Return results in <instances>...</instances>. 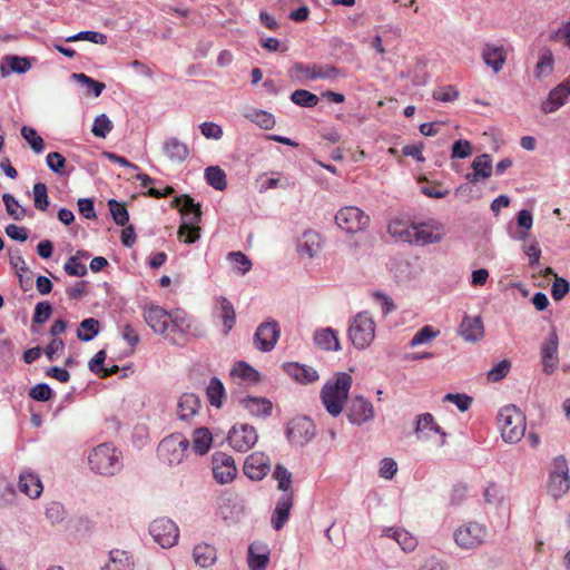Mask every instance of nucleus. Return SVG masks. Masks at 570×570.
Instances as JSON below:
<instances>
[{"instance_id": "f257e3e1", "label": "nucleus", "mask_w": 570, "mask_h": 570, "mask_svg": "<svg viewBox=\"0 0 570 570\" xmlns=\"http://www.w3.org/2000/svg\"><path fill=\"white\" fill-rule=\"evenodd\" d=\"M352 377L347 373L336 374L334 381H328L321 391V399L326 411L332 416H338L347 401Z\"/></svg>"}, {"instance_id": "f03ea898", "label": "nucleus", "mask_w": 570, "mask_h": 570, "mask_svg": "<svg viewBox=\"0 0 570 570\" xmlns=\"http://www.w3.org/2000/svg\"><path fill=\"white\" fill-rule=\"evenodd\" d=\"M498 425L503 441L514 444L524 436L525 416L515 405H507L499 412Z\"/></svg>"}, {"instance_id": "7ed1b4c3", "label": "nucleus", "mask_w": 570, "mask_h": 570, "mask_svg": "<svg viewBox=\"0 0 570 570\" xmlns=\"http://www.w3.org/2000/svg\"><path fill=\"white\" fill-rule=\"evenodd\" d=\"M90 469L102 475H115L122 466L121 454L110 443H102L88 455Z\"/></svg>"}, {"instance_id": "20e7f679", "label": "nucleus", "mask_w": 570, "mask_h": 570, "mask_svg": "<svg viewBox=\"0 0 570 570\" xmlns=\"http://www.w3.org/2000/svg\"><path fill=\"white\" fill-rule=\"evenodd\" d=\"M376 324L368 312L357 313L350 323L347 335L357 350L368 347L375 338Z\"/></svg>"}, {"instance_id": "39448f33", "label": "nucleus", "mask_w": 570, "mask_h": 570, "mask_svg": "<svg viewBox=\"0 0 570 570\" xmlns=\"http://www.w3.org/2000/svg\"><path fill=\"white\" fill-rule=\"evenodd\" d=\"M189 441L179 433H174L163 439L157 453L161 462L167 465L180 464L187 456Z\"/></svg>"}, {"instance_id": "423d86ee", "label": "nucleus", "mask_w": 570, "mask_h": 570, "mask_svg": "<svg viewBox=\"0 0 570 570\" xmlns=\"http://www.w3.org/2000/svg\"><path fill=\"white\" fill-rule=\"evenodd\" d=\"M370 220V216L356 206L342 207L335 215L337 227L351 235L365 230Z\"/></svg>"}, {"instance_id": "0eeeda50", "label": "nucleus", "mask_w": 570, "mask_h": 570, "mask_svg": "<svg viewBox=\"0 0 570 570\" xmlns=\"http://www.w3.org/2000/svg\"><path fill=\"white\" fill-rule=\"evenodd\" d=\"M445 236L444 225L433 218L413 223V234L410 239L411 245L425 246L440 243Z\"/></svg>"}, {"instance_id": "6e6552de", "label": "nucleus", "mask_w": 570, "mask_h": 570, "mask_svg": "<svg viewBox=\"0 0 570 570\" xmlns=\"http://www.w3.org/2000/svg\"><path fill=\"white\" fill-rule=\"evenodd\" d=\"M548 492L554 498H561L570 489L568 461L563 455L553 459L547 484Z\"/></svg>"}, {"instance_id": "1a4fd4ad", "label": "nucleus", "mask_w": 570, "mask_h": 570, "mask_svg": "<svg viewBox=\"0 0 570 570\" xmlns=\"http://www.w3.org/2000/svg\"><path fill=\"white\" fill-rule=\"evenodd\" d=\"M455 543L464 550H473L485 542L488 530L479 522H468L454 531Z\"/></svg>"}, {"instance_id": "9d476101", "label": "nucleus", "mask_w": 570, "mask_h": 570, "mask_svg": "<svg viewBox=\"0 0 570 570\" xmlns=\"http://www.w3.org/2000/svg\"><path fill=\"white\" fill-rule=\"evenodd\" d=\"M415 433L419 440H430L438 448H442L446 443V433L435 422L431 413H423L417 416Z\"/></svg>"}, {"instance_id": "9b49d317", "label": "nucleus", "mask_w": 570, "mask_h": 570, "mask_svg": "<svg viewBox=\"0 0 570 570\" xmlns=\"http://www.w3.org/2000/svg\"><path fill=\"white\" fill-rule=\"evenodd\" d=\"M149 533L163 548L174 547L179 538L178 527L168 518H158L154 520L149 525Z\"/></svg>"}, {"instance_id": "f8f14e48", "label": "nucleus", "mask_w": 570, "mask_h": 570, "mask_svg": "<svg viewBox=\"0 0 570 570\" xmlns=\"http://www.w3.org/2000/svg\"><path fill=\"white\" fill-rule=\"evenodd\" d=\"M258 440V434L253 425L236 423L228 432V444L238 452H247Z\"/></svg>"}, {"instance_id": "ddd939ff", "label": "nucleus", "mask_w": 570, "mask_h": 570, "mask_svg": "<svg viewBox=\"0 0 570 570\" xmlns=\"http://www.w3.org/2000/svg\"><path fill=\"white\" fill-rule=\"evenodd\" d=\"M144 320L154 333L161 335L165 340L173 337L178 341L173 334H169V320L168 312L158 305H149L144 309Z\"/></svg>"}, {"instance_id": "4468645a", "label": "nucleus", "mask_w": 570, "mask_h": 570, "mask_svg": "<svg viewBox=\"0 0 570 570\" xmlns=\"http://www.w3.org/2000/svg\"><path fill=\"white\" fill-rule=\"evenodd\" d=\"M212 464L214 479L219 484L230 483L237 475L235 460L227 453L216 452L212 458Z\"/></svg>"}, {"instance_id": "2eb2a0df", "label": "nucleus", "mask_w": 570, "mask_h": 570, "mask_svg": "<svg viewBox=\"0 0 570 570\" xmlns=\"http://www.w3.org/2000/svg\"><path fill=\"white\" fill-rule=\"evenodd\" d=\"M315 435V424L306 416H297L287 425V438L295 445H304Z\"/></svg>"}, {"instance_id": "dca6fc26", "label": "nucleus", "mask_w": 570, "mask_h": 570, "mask_svg": "<svg viewBox=\"0 0 570 570\" xmlns=\"http://www.w3.org/2000/svg\"><path fill=\"white\" fill-rule=\"evenodd\" d=\"M168 315L170 316L169 334H173L178 341H175L173 337H167V341L173 345H185L186 334L191 328V321L188 314L184 309L176 308L168 312Z\"/></svg>"}, {"instance_id": "f3484780", "label": "nucleus", "mask_w": 570, "mask_h": 570, "mask_svg": "<svg viewBox=\"0 0 570 570\" xmlns=\"http://www.w3.org/2000/svg\"><path fill=\"white\" fill-rule=\"evenodd\" d=\"M281 335V328L276 321L262 323L254 334V345L261 352H269L276 345Z\"/></svg>"}, {"instance_id": "a211bd4d", "label": "nucleus", "mask_w": 570, "mask_h": 570, "mask_svg": "<svg viewBox=\"0 0 570 570\" xmlns=\"http://www.w3.org/2000/svg\"><path fill=\"white\" fill-rule=\"evenodd\" d=\"M269 471L271 460L264 452H253L245 459L243 472L250 480L261 481Z\"/></svg>"}, {"instance_id": "6ab92c4d", "label": "nucleus", "mask_w": 570, "mask_h": 570, "mask_svg": "<svg viewBox=\"0 0 570 570\" xmlns=\"http://www.w3.org/2000/svg\"><path fill=\"white\" fill-rule=\"evenodd\" d=\"M558 347L559 337L556 328H552L548 338L541 345V361L546 374H552L557 370L559 363Z\"/></svg>"}, {"instance_id": "aec40b11", "label": "nucleus", "mask_w": 570, "mask_h": 570, "mask_svg": "<svg viewBox=\"0 0 570 570\" xmlns=\"http://www.w3.org/2000/svg\"><path fill=\"white\" fill-rule=\"evenodd\" d=\"M347 417L351 423L361 425L374 417L373 404L363 396L351 399L347 407Z\"/></svg>"}, {"instance_id": "412c9836", "label": "nucleus", "mask_w": 570, "mask_h": 570, "mask_svg": "<svg viewBox=\"0 0 570 570\" xmlns=\"http://www.w3.org/2000/svg\"><path fill=\"white\" fill-rule=\"evenodd\" d=\"M295 70L303 77L315 80V79H335L341 76L340 69L331 65H305L295 63Z\"/></svg>"}, {"instance_id": "4be33fe9", "label": "nucleus", "mask_w": 570, "mask_h": 570, "mask_svg": "<svg viewBox=\"0 0 570 570\" xmlns=\"http://www.w3.org/2000/svg\"><path fill=\"white\" fill-rule=\"evenodd\" d=\"M171 207L179 209L183 216V222L191 224H199L202 220V209L198 203H195L189 195H181L175 197L171 202Z\"/></svg>"}, {"instance_id": "5701e85b", "label": "nucleus", "mask_w": 570, "mask_h": 570, "mask_svg": "<svg viewBox=\"0 0 570 570\" xmlns=\"http://www.w3.org/2000/svg\"><path fill=\"white\" fill-rule=\"evenodd\" d=\"M234 383L238 385L249 386L261 381V374L246 362H237L229 373Z\"/></svg>"}, {"instance_id": "b1692460", "label": "nucleus", "mask_w": 570, "mask_h": 570, "mask_svg": "<svg viewBox=\"0 0 570 570\" xmlns=\"http://www.w3.org/2000/svg\"><path fill=\"white\" fill-rule=\"evenodd\" d=\"M294 502V492H287L286 494H282L276 503L273 517L272 524L275 530H281L285 523L287 522L291 513V509Z\"/></svg>"}, {"instance_id": "393cba45", "label": "nucleus", "mask_w": 570, "mask_h": 570, "mask_svg": "<svg viewBox=\"0 0 570 570\" xmlns=\"http://www.w3.org/2000/svg\"><path fill=\"white\" fill-rule=\"evenodd\" d=\"M239 405L253 416H268L273 403L266 397L246 396L238 400Z\"/></svg>"}, {"instance_id": "a878e982", "label": "nucleus", "mask_w": 570, "mask_h": 570, "mask_svg": "<svg viewBox=\"0 0 570 570\" xmlns=\"http://www.w3.org/2000/svg\"><path fill=\"white\" fill-rule=\"evenodd\" d=\"M570 96V87L567 83H560L549 92L546 101L541 105L544 114H551L562 107Z\"/></svg>"}, {"instance_id": "bb28decb", "label": "nucleus", "mask_w": 570, "mask_h": 570, "mask_svg": "<svg viewBox=\"0 0 570 570\" xmlns=\"http://www.w3.org/2000/svg\"><path fill=\"white\" fill-rule=\"evenodd\" d=\"M482 59L495 73L503 69L507 60V52L503 46L485 45L482 49Z\"/></svg>"}, {"instance_id": "cd10ccee", "label": "nucleus", "mask_w": 570, "mask_h": 570, "mask_svg": "<svg viewBox=\"0 0 570 570\" xmlns=\"http://www.w3.org/2000/svg\"><path fill=\"white\" fill-rule=\"evenodd\" d=\"M200 409V400L194 393H184L177 403V415L181 421L193 419Z\"/></svg>"}, {"instance_id": "c85d7f7f", "label": "nucleus", "mask_w": 570, "mask_h": 570, "mask_svg": "<svg viewBox=\"0 0 570 570\" xmlns=\"http://www.w3.org/2000/svg\"><path fill=\"white\" fill-rule=\"evenodd\" d=\"M473 173L465 175V179L471 183H478L481 179H487L492 175V159L488 154H482L472 163Z\"/></svg>"}, {"instance_id": "c756f323", "label": "nucleus", "mask_w": 570, "mask_h": 570, "mask_svg": "<svg viewBox=\"0 0 570 570\" xmlns=\"http://www.w3.org/2000/svg\"><path fill=\"white\" fill-rule=\"evenodd\" d=\"M322 247V237L317 232L306 230L298 239L297 250L301 255L314 257Z\"/></svg>"}, {"instance_id": "7c9ffc66", "label": "nucleus", "mask_w": 570, "mask_h": 570, "mask_svg": "<svg viewBox=\"0 0 570 570\" xmlns=\"http://www.w3.org/2000/svg\"><path fill=\"white\" fill-rule=\"evenodd\" d=\"M248 567L250 570H265L269 561V550L262 543H252L248 548Z\"/></svg>"}, {"instance_id": "2f4dec72", "label": "nucleus", "mask_w": 570, "mask_h": 570, "mask_svg": "<svg viewBox=\"0 0 570 570\" xmlns=\"http://www.w3.org/2000/svg\"><path fill=\"white\" fill-rule=\"evenodd\" d=\"M460 333L465 341L476 342L484 335V328L481 317L465 316L460 325Z\"/></svg>"}, {"instance_id": "473e14b6", "label": "nucleus", "mask_w": 570, "mask_h": 570, "mask_svg": "<svg viewBox=\"0 0 570 570\" xmlns=\"http://www.w3.org/2000/svg\"><path fill=\"white\" fill-rule=\"evenodd\" d=\"M315 344L325 351H338L341 350L338 332L332 327L321 328L314 334Z\"/></svg>"}, {"instance_id": "72a5a7b5", "label": "nucleus", "mask_w": 570, "mask_h": 570, "mask_svg": "<svg viewBox=\"0 0 570 570\" xmlns=\"http://www.w3.org/2000/svg\"><path fill=\"white\" fill-rule=\"evenodd\" d=\"M18 487L22 493L32 499L39 498L43 490L39 476L30 472L20 474Z\"/></svg>"}, {"instance_id": "f704fd0d", "label": "nucleus", "mask_w": 570, "mask_h": 570, "mask_svg": "<svg viewBox=\"0 0 570 570\" xmlns=\"http://www.w3.org/2000/svg\"><path fill=\"white\" fill-rule=\"evenodd\" d=\"M193 558L197 566L208 568L216 562L217 552L215 547L203 542L194 547Z\"/></svg>"}, {"instance_id": "c9c22d12", "label": "nucleus", "mask_w": 570, "mask_h": 570, "mask_svg": "<svg viewBox=\"0 0 570 570\" xmlns=\"http://www.w3.org/2000/svg\"><path fill=\"white\" fill-rule=\"evenodd\" d=\"M164 153L167 158L174 163H183L189 156V149L187 145L173 137L165 141Z\"/></svg>"}, {"instance_id": "e433bc0d", "label": "nucleus", "mask_w": 570, "mask_h": 570, "mask_svg": "<svg viewBox=\"0 0 570 570\" xmlns=\"http://www.w3.org/2000/svg\"><path fill=\"white\" fill-rule=\"evenodd\" d=\"M286 372L297 382L303 384L314 383L318 380V373L311 366L301 365L298 363H289L286 365Z\"/></svg>"}, {"instance_id": "4c0bfd02", "label": "nucleus", "mask_w": 570, "mask_h": 570, "mask_svg": "<svg viewBox=\"0 0 570 570\" xmlns=\"http://www.w3.org/2000/svg\"><path fill=\"white\" fill-rule=\"evenodd\" d=\"M131 556L124 550L115 549L109 552V561L104 570H132Z\"/></svg>"}, {"instance_id": "58836bf2", "label": "nucleus", "mask_w": 570, "mask_h": 570, "mask_svg": "<svg viewBox=\"0 0 570 570\" xmlns=\"http://www.w3.org/2000/svg\"><path fill=\"white\" fill-rule=\"evenodd\" d=\"M213 444V435L207 428L196 429L193 433V450L198 455L206 454Z\"/></svg>"}, {"instance_id": "ea45409f", "label": "nucleus", "mask_w": 570, "mask_h": 570, "mask_svg": "<svg viewBox=\"0 0 570 570\" xmlns=\"http://www.w3.org/2000/svg\"><path fill=\"white\" fill-rule=\"evenodd\" d=\"M386 537L394 539L405 552L413 551L416 546V539L407 531L403 529L389 528L384 530Z\"/></svg>"}, {"instance_id": "a19ab883", "label": "nucleus", "mask_w": 570, "mask_h": 570, "mask_svg": "<svg viewBox=\"0 0 570 570\" xmlns=\"http://www.w3.org/2000/svg\"><path fill=\"white\" fill-rule=\"evenodd\" d=\"M219 316L223 320V333L227 335L236 323V313L233 304L226 297L218 298Z\"/></svg>"}, {"instance_id": "79ce46f5", "label": "nucleus", "mask_w": 570, "mask_h": 570, "mask_svg": "<svg viewBox=\"0 0 570 570\" xmlns=\"http://www.w3.org/2000/svg\"><path fill=\"white\" fill-rule=\"evenodd\" d=\"M387 233L402 242L409 243L413 234V224H407L401 219H393L387 225Z\"/></svg>"}, {"instance_id": "37998d69", "label": "nucleus", "mask_w": 570, "mask_h": 570, "mask_svg": "<svg viewBox=\"0 0 570 570\" xmlns=\"http://www.w3.org/2000/svg\"><path fill=\"white\" fill-rule=\"evenodd\" d=\"M205 179L216 190H225L227 187L226 174L218 166H209L205 169Z\"/></svg>"}, {"instance_id": "c03bdc74", "label": "nucleus", "mask_w": 570, "mask_h": 570, "mask_svg": "<svg viewBox=\"0 0 570 570\" xmlns=\"http://www.w3.org/2000/svg\"><path fill=\"white\" fill-rule=\"evenodd\" d=\"M206 394L210 405L216 407L222 406L223 400L225 399V387L218 377L214 376L210 379Z\"/></svg>"}, {"instance_id": "a18cd8bd", "label": "nucleus", "mask_w": 570, "mask_h": 570, "mask_svg": "<svg viewBox=\"0 0 570 570\" xmlns=\"http://www.w3.org/2000/svg\"><path fill=\"white\" fill-rule=\"evenodd\" d=\"M177 236L185 244H193L200 237V227L198 224H191L188 222H183L178 228Z\"/></svg>"}, {"instance_id": "49530a36", "label": "nucleus", "mask_w": 570, "mask_h": 570, "mask_svg": "<svg viewBox=\"0 0 570 570\" xmlns=\"http://www.w3.org/2000/svg\"><path fill=\"white\" fill-rule=\"evenodd\" d=\"M273 478L277 481V489L286 494L294 492L292 489V473L282 464H277L273 472Z\"/></svg>"}, {"instance_id": "de8ad7c7", "label": "nucleus", "mask_w": 570, "mask_h": 570, "mask_svg": "<svg viewBox=\"0 0 570 570\" xmlns=\"http://www.w3.org/2000/svg\"><path fill=\"white\" fill-rule=\"evenodd\" d=\"M2 200L6 206V210L10 217L14 220H22L27 216V210L18 200L9 193L2 195Z\"/></svg>"}, {"instance_id": "09e8293b", "label": "nucleus", "mask_w": 570, "mask_h": 570, "mask_svg": "<svg viewBox=\"0 0 570 570\" xmlns=\"http://www.w3.org/2000/svg\"><path fill=\"white\" fill-rule=\"evenodd\" d=\"M99 332V322L96 318H86L80 323L78 328L77 337L80 341L89 342L91 341Z\"/></svg>"}, {"instance_id": "8fccbe9b", "label": "nucleus", "mask_w": 570, "mask_h": 570, "mask_svg": "<svg viewBox=\"0 0 570 570\" xmlns=\"http://www.w3.org/2000/svg\"><path fill=\"white\" fill-rule=\"evenodd\" d=\"M245 117L266 130L274 128L276 124L274 116L265 110H253L246 114Z\"/></svg>"}, {"instance_id": "3c124183", "label": "nucleus", "mask_w": 570, "mask_h": 570, "mask_svg": "<svg viewBox=\"0 0 570 570\" xmlns=\"http://www.w3.org/2000/svg\"><path fill=\"white\" fill-rule=\"evenodd\" d=\"M291 100L297 106L307 108L315 107L318 104V97L305 89L295 90L291 96Z\"/></svg>"}, {"instance_id": "603ef678", "label": "nucleus", "mask_w": 570, "mask_h": 570, "mask_svg": "<svg viewBox=\"0 0 570 570\" xmlns=\"http://www.w3.org/2000/svg\"><path fill=\"white\" fill-rule=\"evenodd\" d=\"M553 70V56L552 52L548 49L541 52L539 61L535 66V76L538 78L546 77L550 75Z\"/></svg>"}, {"instance_id": "864d4df0", "label": "nucleus", "mask_w": 570, "mask_h": 570, "mask_svg": "<svg viewBox=\"0 0 570 570\" xmlns=\"http://www.w3.org/2000/svg\"><path fill=\"white\" fill-rule=\"evenodd\" d=\"M21 136L28 141V144L35 153L40 154L43 151V139L41 136L38 135L36 129L28 126H23L21 128Z\"/></svg>"}, {"instance_id": "5fc2aeb1", "label": "nucleus", "mask_w": 570, "mask_h": 570, "mask_svg": "<svg viewBox=\"0 0 570 570\" xmlns=\"http://www.w3.org/2000/svg\"><path fill=\"white\" fill-rule=\"evenodd\" d=\"M228 261L234 265L235 269L245 275L252 269L250 259L243 252H230L227 255Z\"/></svg>"}, {"instance_id": "6e6d98bb", "label": "nucleus", "mask_w": 570, "mask_h": 570, "mask_svg": "<svg viewBox=\"0 0 570 570\" xmlns=\"http://www.w3.org/2000/svg\"><path fill=\"white\" fill-rule=\"evenodd\" d=\"M108 206L115 223L119 226H126L129 220V214L125 205L115 199H110Z\"/></svg>"}, {"instance_id": "4d7b16f0", "label": "nucleus", "mask_w": 570, "mask_h": 570, "mask_svg": "<svg viewBox=\"0 0 570 570\" xmlns=\"http://www.w3.org/2000/svg\"><path fill=\"white\" fill-rule=\"evenodd\" d=\"M71 78L77 82L86 86L95 97H99L106 88L104 82L97 81L85 73H72Z\"/></svg>"}, {"instance_id": "13d9d810", "label": "nucleus", "mask_w": 570, "mask_h": 570, "mask_svg": "<svg viewBox=\"0 0 570 570\" xmlns=\"http://www.w3.org/2000/svg\"><path fill=\"white\" fill-rule=\"evenodd\" d=\"M80 40L90 41L92 43L97 45H106L107 43V36L101 32L97 31H80L73 36H70L66 39L67 42H76Z\"/></svg>"}, {"instance_id": "bf43d9fd", "label": "nucleus", "mask_w": 570, "mask_h": 570, "mask_svg": "<svg viewBox=\"0 0 570 570\" xmlns=\"http://www.w3.org/2000/svg\"><path fill=\"white\" fill-rule=\"evenodd\" d=\"M439 333L440 332L434 331L432 326L425 325L412 337L410 346L415 347L417 345L430 343L439 335Z\"/></svg>"}, {"instance_id": "052dcab7", "label": "nucleus", "mask_w": 570, "mask_h": 570, "mask_svg": "<svg viewBox=\"0 0 570 570\" xmlns=\"http://www.w3.org/2000/svg\"><path fill=\"white\" fill-rule=\"evenodd\" d=\"M112 122L105 115L97 116L94 120L91 132L99 138H105L112 130Z\"/></svg>"}, {"instance_id": "680f3d73", "label": "nucleus", "mask_w": 570, "mask_h": 570, "mask_svg": "<svg viewBox=\"0 0 570 570\" xmlns=\"http://www.w3.org/2000/svg\"><path fill=\"white\" fill-rule=\"evenodd\" d=\"M33 204L38 210L45 212L49 206L48 190L43 183H37L33 186Z\"/></svg>"}, {"instance_id": "e2e57ef3", "label": "nucleus", "mask_w": 570, "mask_h": 570, "mask_svg": "<svg viewBox=\"0 0 570 570\" xmlns=\"http://www.w3.org/2000/svg\"><path fill=\"white\" fill-rule=\"evenodd\" d=\"M432 97L435 100L442 101V102H450L454 101L459 97V91L455 89L454 86H443L439 87L438 89L433 90Z\"/></svg>"}, {"instance_id": "0e129e2a", "label": "nucleus", "mask_w": 570, "mask_h": 570, "mask_svg": "<svg viewBox=\"0 0 570 570\" xmlns=\"http://www.w3.org/2000/svg\"><path fill=\"white\" fill-rule=\"evenodd\" d=\"M47 166L56 174L62 175L66 166V158L57 151L49 153L46 157Z\"/></svg>"}, {"instance_id": "69168bd1", "label": "nucleus", "mask_w": 570, "mask_h": 570, "mask_svg": "<svg viewBox=\"0 0 570 570\" xmlns=\"http://www.w3.org/2000/svg\"><path fill=\"white\" fill-rule=\"evenodd\" d=\"M6 61L10 70L17 73H24L31 68V63L28 58L9 56L6 58Z\"/></svg>"}, {"instance_id": "338daca9", "label": "nucleus", "mask_w": 570, "mask_h": 570, "mask_svg": "<svg viewBox=\"0 0 570 570\" xmlns=\"http://www.w3.org/2000/svg\"><path fill=\"white\" fill-rule=\"evenodd\" d=\"M472 155V144L466 139H459L452 145L451 158H466Z\"/></svg>"}, {"instance_id": "774afa93", "label": "nucleus", "mask_w": 570, "mask_h": 570, "mask_svg": "<svg viewBox=\"0 0 570 570\" xmlns=\"http://www.w3.org/2000/svg\"><path fill=\"white\" fill-rule=\"evenodd\" d=\"M63 268L70 276L81 277L87 274V267L78 261L77 256L69 257Z\"/></svg>"}]
</instances>
